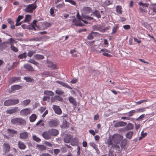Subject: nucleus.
Returning a JSON list of instances; mask_svg holds the SVG:
<instances>
[{
	"label": "nucleus",
	"mask_w": 156,
	"mask_h": 156,
	"mask_svg": "<svg viewBox=\"0 0 156 156\" xmlns=\"http://www.w3.org/2000/svg\"><path fill=\"white\" fill-rule=\"evenodd\" d=\"M123 138L122 135L118 134H114L112 136V141L116 144H119Z\"/></svg>",
	"instance_id": "f257e3e1"
},
{
	"label": "nucleus",
	"mask_w": 156,
	"mask_h": 156,
	"mask_svg": "<svg viewBox=\"0 0 156 156\" xmlns=\"http://www.w3.org/2000/svg\"><path fill=\"white\" fill-rule=\"evenodd\" d=\"M11 122L14 124L24 125L25 124L26 121L25 120L20 118H15L12 119L11 120Z\"/></svg>",
	"instance_id": "f03ea898"
},
{
	"label": "nucleus",
	"mask_w": 156,
	"mask_h": 156,
	"mask_svg": "<svg viewBox=\"0 0 156 156\" xmlns=\"http://www.w3.org/2000/svg\"><path fill=\"white\" fill-rule=\"evenodd\" d=\"M36 2L33 4L27 5L26 8L24 9L25 12L29 13L32 12L37 7L35 4Z\"/></svg>",
	"instance_id": "7ed1b4c3"
},
{
	"label": "nucleus",
	"mask_w": 156,
	"mask_h": 156,
	"mask_svg": "<svg viewBox=\"0 0 156 156\" xmlns=\"http://www.w3.org/2000/svg\"><path fill=\"white\" fill-rule=\"evenodd\" d=\"M20 109L18 107H14L6 111L7 114H12L20 111Z\"/></svg>",
	"instance_id": "20e7f679"
},
{
	"label": "nucleus",
	"mask_w": 156,
	"mask_h": 156,
	"mask_svg": "<svg viewBox=\"0 0 156 156\" xmlns=\"http://www.w3.org/2000/svg\"><path fill=\"white\" fill-rule=\"evenodd\" d=\"M48 126L50 127H54L58 124V122L57 120H51L48 122Z\"/></svg>",
	"instance_id": "39448f33"
},
{
	"label": "nucleus",
	"mask_w": 156,
	"mask_h": 156,
	"mask_svg": "<svg viewBox=\"0 0 156 156\" xmlns=\"http://www.w3.org/2000/svg\"><path fill=\"white\" fill-rule=\"evenodd\" d=\"M52 108L56 114L60 115L62 113V110L59 106L53 105Z\"/></svg>",
	"instance_id": "423d86ee"
},
{
	"label": "nucleus",
	"mask_w": 156,
	"mask_h": 156,
	"mask_svg": "<svg viewBox=\"0 0 156 156\" xmlns=\"http://www.w3.org/2000/svg\"><path fill=\"white\" fill-rule=\"evenodd\" d=\"M31 112L30 108H27L21 110L20 112V115L23 116H25L29 114Z\"/></svg>",
	"instance_id": "0eeeda50"
},
{
	"label": "nucleus",
	"mask_w": 156,
	"mask_h": 156,
	"mask_svg": "<svg viewBox=\"0 0 156 156\" xmlns=\"http://www.w3.org/2000/svg\"><path fill=\"white\" fill-rule=\"evenodd\" d=\"M42 135L43 137L45 140H49L51 138V136L48 130V131L43 132Z\"/></svg>",
	"instance_id": "6e6552de"
},
{
	"label": "nucleus",
	"mask_w": 156,
	"mask_h": 156,
	"mask_svg": "<svg viewBox=\"0 0 156 156\" xmlns=\"http://www.w3.org/2000/svg\"><path fill=\"white\" fill-rule=\"evenodd\" d=\"M91 10V9L89 7H84L81 9V11L83 14L89 13Z\"/></svg>",
	"instance_id": "1a4fd4ad"
},
{
	"label": "nucleus",
	"mask_w": 156,
	"mask_h": 156,
	"mask_svg": "<svg viewBox=\"0 0 156 156\" xmlns=\"http://www.w3.org/2000/svg\"><path fill=\"white\" fill-rule=\"evenodd\" d=\"M37 22V20H34L33 21L32 23L29 25V28L31 30H37V29L35 28V26L37 27V29L38 28V26H37L36 23Z\"/></svg>",
	"instance_id": "9d476101"
},
{
	"label": "nucleus",
	"mask_w": 156,
	"mask_h": 156,
	"mask_svg": "<svg viewBox=\"0 0 156 156\" xmlns=\"http://www.w3.org/2000/svg\"><path fill=\"white\" fill-rule=\"evenodd\" d=\"M91 49L92 51L94 50L97 53H110V50L105 48L101 49L100 51H98L96 50H93L92 47L91 48Z\"/></svg>",
	"instance_id": "9b49d317"
},
{
	"label": "nucleus",
	"mask_w": 156,
	"mask_h": 156,
	"mask_svg": "<svg viewBox=\"0 0 156 156\" xmlns=\"http://www.w3.org/2000/svg\"><path fill=\"white\" fill-rule=\"evenodd\" d=\"M51 136H55L57 135L58 134V131L56 129H48Z\"/></svg>",
	"instance_id": "f8f14e48"
},
{
	"label": "nucleus",
	"mask_w": 156,
	"mask_h": 156,
	"mask_svg": "<svg viewBox=\"0 0 156 156\" xmlns=\"http://www.w3.org/2000/svg\"><path fill=\"white\" fill-rule=\"evenodd\" d=\"M3 151L5 153L8 152L10 150V146L9 144L5 143L3 145Z\"/></svg>",
	"instance_id": "ddd939ff"
},
{
	"label": "nucleus",
	"mask_w": 156,
	"mask_h": 156,
	"mask_svg": "<svg viewBox=\"0 0 156 156\" xmlns=\"http://www.w3.org/2000/svg\"><path fill=\"white\" fill-rule=\"evenodd\" d=\"M72 139L73 137L71 135H67L64 138V142L66 143H69Z\"/></svg>",
	"instance_id": "4468645a"
},
{
	"label": "nucleus",
	"mask_w": 156,
	"mask_h": 156,
	"mask_svg": "<svg viewBox=\"0 0 156 156\" xmlns=\"http://www.w3.org/2000/svg\"><path fill=\"white\" fill-rule=\"evenodd\" d=\"M74 17V18L72 22L74 24V25L76 26L82 27L84 25L83 23L78 22L77 20L74 17H72V18Z\"/></svg>",
	"instance_id": "2eb2a0df"
},
{
	"label": "nucleus",
	"mask_w": 156,
	"mask_h": 156,
	"mask_svg": "<svg viewBox=\"0 0 156 156\" xmlns=\"http://www.w3.org/2000/svg\"><path fill=\"white\" fill-rule=\"evenodd\" d=\"M126 123L124 122L121 121L117 122L114 125L115 127H118L121 126H124L126 125Z\"/></svg>",
	"instance_id": "dca6fc26"
},
{
	"label": "nucleus",
	"mask_w": 156,
	"mask_h": 156,
	"mask_svg": "<svg viewBox=\"0 0 156 156\" xmlns=\"http://www.w3.org/2000/svg\"><path fill=\"white\" fill-rule=\"evenodd\" d=\"M20 80V77H13L10 79L9 81V82L10 83H16Z\"/></svg>",
	"instance_id": "f3484780"
},
{
	"label": "nucleus",
	"mask_w": 156,
	"mask_h": 156,
	"mask_svg": "<svg viewBox=\"0 0 156 156\" xmlns=\"http://www.w3.org/2000/svg\"><path fill=\"white\" fill-rule=\"evenodd\" d=\"M30 102L31 101L30 99H26L21 101V105L23 106H26L30 103Z\"/></svg>",
	"instance_id": "a211bd4d"
},
{
	"label": "nucleus",
	"mask_w": 156,
	"mask_h": 156,
	"mask_svg": "<svg viewBox=\"0 0 156 156\" xmlns=\"http://www.w3.org/2000/svg\"><path fill=\"white\" fill-rule=\"evenodd\" d=\"M56 82L58 83L59 84L62 85L64 87L68 88L70 89H72V88L70 87V86H69L67 83L59 81H57Z\"/></svg>",
	"instance_id": "6ab92c4d"
},
{
	"label": "nucleus",
	"mask_w": 156,
	"mask_h": 156,
	"mask_svg": "<svg viewBox=\"0 0 156 156\" xmlns=\"http://www.w3.org/2000/svg\"><path fill=\"white\" fill-rule=\"evenodd\" d=\"M127 140L126 139H123L121 143V147L122 148L125 149L127 145Z\"/></svg>",
	"instance_id": "aec40b11"
},
{
	"label": "nucleus",
	"mask_w": 156,
	"mask_h": 156,
	"mask_svg": "<svg viewBox=\"0 0 156 156\" xmlns=\"http://www.w3.org/2000/svg\"><path fill=\"white\" fill-rule=\"evenodd\" d=\"M24 68L27 70L30 71H34V70L33 68L31 66L28 64L25 65H24Z\"/></svg>",
	"instance_id": "412c9836"
},
{
	"label": "nucleus",
	"mask_w": 156,
	"mask_h": 156,
	"mask_svg": "<svg viewBox=\"0 0 156 156\" xmlns=\"http://www.w3.org/2000/svg\"><path fill=\"white\" fill-rule=\"evenodd\" d=\"M51 100L52 101H55L56 100L62 101V98L58 96H55L51 98Z\"/></svg>",
	"instance_id": "4be33fe9"
},
{
	"label": "nucleus",
	"mask_w": 156,
	"mask_h": 156,
	"mask_svg": "<svg viewBox=\"0 0 156 156\" xmlns=\"http://www.w3.org/2000/svg\"><path fill=\"white\" fill-rule=\"evenodd\" d=\"M8 133L11 136H12L15 134L17 133V132L11 129H8L7 130Z\"/></svg>",
	"instance_id": "5701e85b"
},
{
	"label": "nucleus",
	"mask_w": 156,
	"mask_h": 156,
	"mask_svg": "<svg viewBox=\"0 0 156 156\" xmlns=\"http://www.w3.org/2000/svg\"><path fill=\"white\" fill-rule=\"evenodd\" d=\"M22 88V86L18 85H15L12 86L11 88L13 90H18Z\"/></svg>",
	"instance_id": "b1692460"
},
{
	"label": "nucleus",
	"mask_w": 156,
	"mask_h": 156,
	"mask_svg": "<svg viewBox=\"0 0 156 156\" xmlns=\"http://www.w3.org/2000/svg\"><path fill=\"white\" fill-rule=\"evenodd\" d=\"M20 137L21 139H26L28 137V133L27 132H24L20 133Z\"/></svg>",
	"instance_id": "393cba45"
},
{
	"label": "nucleus",
	"mask_w": 156,
	"mask_h": 156,
	"mask_svg": "<svg viewBox=\"0 0 156 156\" xmlns=\"http://www.w3.org/2000/svg\"><path fill=\"white\" fill-rule=\"evenodd\" d=\"M69 102L73 105H76V102L75 99L72 97H69L68 98Z\"/></svg>",
	"instance_id": "a878e982"
},
{
	"label": "nucleus",
	"mask_w": 156,
	"mask_h": 156,
	"mask_svg": "<svg viewBox=\"0 0 156 156\" xmlns=\"http://www.w3.org/2000/svg\"><path fill=\"white\" fill-rule=\"evenodd\" d=\"M47 66L48 67L54 69L55 68V65L51 62H48Z\"/></svg>",
	"instance_id": "bb28decb"
},
{
	"label": "nucleus",
	"mask_w": 156,
	"mask_h": 156,
	"mask_svg": "<svg viewBox=\"0 0 156 156\" xmlns=\"http://www.w3.org/2000/svg\"><path fill=\"white\" fill-rule=\"evenodd\" d=\"M31 16L30 15H27L25 16V19L23 22L29 23L31 20Z\"/></svg>",
	"instance_id": "cd10ccee"
},
{
	"label": "nucleus",
	"mask_w": 156,
	"mask_h": 156,
	"mask_svg": "<svg viewBox=\"0 0 156 156\" xmlns=\"http://www.w3.org/2000/svg\"><path fill=\"white\" fill-rule=\"evenodd\" d=\"M37 118V116L35 114H32L29 117L31 122H34Z\"/></svg>",
	"instance_id": "c85d7f7f"
},
{
	"label": "nucleus",
	"mask_w": 156,
	"mask_h": 156,
	"mask_svg": "<svg viewBox=\"0 0 156 156\" xmlns=\"http://www.w3.org/2000/svg\"><path fill=\"white\" fill-rule=\"evenodd\" d=\"M133 133L132 131H129L127 132L126 134V137L129 139H131L132 137Z\"/></svg>",
	"instance_id": "c756f323"
},
{
	"label": "nucleus",
	"mask_w": 156,
	"mask_h": 156,
	"mask_svg": "<svg viewBox=\"0 0 156 156\" xmlns=\"http://www.w3.org/2000/svg\"><path fill=\"white\" fill-rule=\"evenodd\" d=\"M93 15L94 16L97 17L98 18H99L101 17V15L100 14V13L98 11L96 10L93 13L91 14Z\"/></svg>",
	"instance_id": "7c9ffc66"
},
{
	"label": "nucleus",
	"mask_w": 156,
	"mask_h": 156,
	"mask_svg": "<svg viewBox=\"0 0 156 156\" xmlns=\"http://www.w3.org/2000/svg\"><path fill=\"white\" fill-rule=\"evenodd\" d=\"M34 58L36 59L40 60L44 59V57L43 55H42L37 54L34 56Z\"/></svg>",
	"instance_id": "2f4dec72"
},
{
	"label": "nucleus",
	"mask_w": 156,
	"mask_h": 156,
	"mask_svg": "<svg viewBox=\"0 0 156 156\" xmlns=\"http://www.w3.org/2000/svg\"><path fill=\"white\" fill-rule=\"evenodd\" d=\"M50 23L48 22H45L42 23V25L43 27V29H45L51 26Z\"/></svg>",
	"instance_id": "473e14b6"
},
{
	"label": "nucleus",
	"mask_w": 156,
	"mask_h": 156,
	"mask_svg": "<svg viewBox=\"0 0 156 156\" xmlns=\"http://www.w3.org/2000/svg\"><path fill=\"white\" fill-rule=\"evenodd\" d=\"M16 41L15 40L11 38L8 40L7 43H8L11 46V45H13V44Z\"/></svg>",
	"instance_id": "72a5a7b5"
},
{
	"label": "nucleus",
	"mask_w": 156,
	"mask_h": 156,
	"mask_svg": "<svg viewBox=\"0 0 156 156\" xmlns=\"http://www.w3.org/2000/svg\"><path fill=\"white\" fill-rule=\"evenodd\" d=\"M44 94L47 95L52 96L54 94V93L51 90H45L44 92Z\"/></svg>",
	"instance_id": "f704fd0d"
},
{
	"label": "nucleus",
	"mask_w": 156,
	"mask_h": 156,
	"mask_svg": "<svg viewBox=\"0 0 156 156\" xmlns=\"http://www.w3.org/2000/svg\"><path fill=\"white\" fill-rule=\"evenodd\" d=\"M18 144L19 147L20 149H24L25 148V145L22 142L19 141Z\"/></svg>",
	"instance_id": "c9c22d12"
},
{
	"label": "nucleus",
	"mask_w": 156,
	"mask_h": 156,
	"mask_svg": "<svg viewBox=\"0 0 156 156\" xmlns=\"http://www.w3.org/2000/svg\"><path fill=\"white\" fill-rule=\"evenodd\" d=\"M18 64V62H15L13 63V64L11 66L9 67L8 68V70L10 71L12 69H13L15 67H16Z\"/></svg>",
	"instance_id": "e433bc0d"
},
{
	"label": "nucleus",
	"mask_w": 156,
	"mask_h": 156,
	"mask_svg": "<svg viewBox=\"0 0 156 156\" xmlns=\"http://www.w3.org/2000/svg\"><path fill=\"white\" fill-rule=\"evenodd\" d=\"M4 105L6 106L12 105L11 99L5 101L4 102Z\"/></svg>",
	"instance_id": "4c0bfd02"
},
{
	"label": "nucleus",
	"mask_w": 156,
	"mask_h": 156,
	"mask_svg": "<svg viewBox=\"0 0 156 156\" xmlns=\"http://www.w3.org/2000/svg\"><path fill=\"white\" fill-rule=\"evenodd\" d=\"M94 30H95L98 31L99 30L101 32V27L100 25H94L93 27Z\"/></svg>",
	"instance_id": "58836bf2"
},
{
	"label": "nucleus",
	"mask_w": 156,
	"mask_h": 156,
	"mask_svg": "<svg viewBox=\"0 0 156 156\" xmlns=\"http://www.w3.org/2000/svg\"><path fill=\"white\" fill-rule=\"evenodd\" d=\"M12 105H15L18 104L19 102V100L18 99H11Z\"/></svg>",
	"instance_id": "ea45409f"
},
{
	"label": "nucleus",
	"mask_w": 156,
	"mask_h": 156,
	"mask_svg": "<svg viewBox=\"0 0 156 156\" xmlns=\"http://www.w3.org/2000/svg\"><path fill=\"white\" fill-rule=\"evenodd\" d=\"M27 57V53L26 52H24L23 53H22L18 56V58L21 59H23V58H25Z\"/></svg>",
	"instance_id": "a19ab883"
},
{
	"label": "nucleus",
	"mask_w": 156,
	"mask_h": 156,
	"mask_svg": "<svg viewBox=\"0 0 156 156\" xmlns=\"http://www.w3.org/2000/svg\"><path fill=\"white\" fill-rule=\"evenodd\" d=\"M121 7L119 5H117L116 8V11L119 14H121L122 11L121 10Z\"/></svg>",
	"instance_id": "79ce46f5"
},
{
	"label": "nucleus",
	"mask_w": 156,
	"mask_h": 156,
	"mask_svg": "<svg viewBox=\"0 0 156 156\" xmlns=\"http://www.w3.org/2000/svg\"><path fill=\"white\" fill-rule=\"evenodd\" d=\"M118 28V26L115 25L113 27L112 31L111 33L112 34H114L115 33L116 31Z\"/></svg>",
	"instance_id": "37998d69"
},
{
	"label": "nucleus",
	"mask_w": 156,
	"mask_h": 156,
	"mask_svg": "<svg viewBox=\"0 0 156 156\" xmlns=\"http://www.w3.org/2000/svg\"><path fill=\"white\" fill-rule=\"evenodd\" d=\"M55 93L57 94L60 95L63 94L64 92L61 90L58 89L56 90Z\"/></svg>",
	"instance_id": "c03bdc74"
},
{
	"label": "nucleus",
	"mask_w": 156,
	"mask_h": 156,
	"mask_svg": "<svg viewBox=\"0 0 156 156\" xmlns=\"http://www.w3.org/2000/svg\"><path fill=\"white\" fill-rule=\"evenodd\" d=\"M145 108H139L136 109V112L137 113L142 112L145 111Z\"/></svg>",
	"instance_id": "a18cd8bd"
},
{
	"label": "nucleus",
	"mask_w": 156,
	"mask_h": 156,
	"mask_svg": "<svg viewBox=\"0 0 156 156\" xmlns=\"http://www.w3.org/2000/svg\"><path fill=\"white\" fill-rule=\"evenodd\" d=\"M28 62L30 63H32L37 66L38 65V63L33 59H30Z\"/></svg>",
	"instance_id": "49530a36"
},
{
	"label": "nucleus",
	"mask_w": 156,
	"mask_h": 156,
	"mask_svg": "<svg viewBox=\"0 0 156 156\" xmlns=\"http://www.w3.org/2000/svg\"><path fill=\"white\" fill-rule=\"evenodd\" d=\"M112 140L110 138H109L107 140V144L108 146H109L111 145H113L112 143Z\"/></svg>",
	"instance_id": "de8ad7c7"
},
{
	"label": "nucleus",
	"mask_w": 156,
	"mask_h": 156,
	"mask_svg": "<svg viewBox=\"0 0 156 156\" xmlns=\"http://www.w3.org/2000/svg\"><path fill=\"white\" fill-rule=\"evenodd\" d=\"M38 147L40 150L42 151L46 149V147L43 145H39L38 146Z\"/></svg>",
	"instance_id": "09e8293b"
},
{
	"label": "nucleus",
	"mask_w": 156,
	"mask_h": 156,
	"mask_svg": "<svg viewBox=\"0 0 156 156\" xmlns=\"http://www.w3.org/2000/svg\"><path fill=\"white\" fill-rule=\"evenodd\" d=\"M23 79L26 80L27 82H31L33 80V79L28 77H25L23 78Z\"/></svg>",
	"instance_id": "8fccbe9b"
},
{
	"label": "nucleus",
	"mask_w": 156,
	"mask_h": 156,
	"mask_svg": "<svg viewBox=\"0 0 156 156\" xmlns=\"http://www.w3.org/2000/svg\"><path fill=\"white\" fill-rule=\"evenodd\" d=\"M65 1L70 3L73 5H75L76 4V2L73 0H65Z\"/></svg>",
	"instance_id": "3c124183"
},
{
	"label": "nucleus",
	"mask_w": 156,
	"mask_h": 156,
	"mask_svg": "<svg viewBox=\"0 0 156 156\" xmlns=\"http://www.w3.org/2000/svg\"><path fill=\"white\" fill-rule=\"evenodd\" d=\"M35 53V51H30L28 53V56L29 57H31Z\"/></svg>",
	"instance_id": "603ef678"
},
{
	"label": "nucleus",
	"mask_w": 156,
	"mask_h": 156,
	"mask_svg": "<svg viewBox=\"0 0 156 156\" xmlns=\"http://www.w3.org/2000/svg\"><path fill=\"white\" fill-rule=\"evenodd\" d=\"M11 49L15 52H17L18 51V49L17 48L13 45H11L10 47Z\"/></svg>",
	"instance_id": "864d4df0"
},
{
	"label": "nucleus",
	"mask_w": 156,
	"mask_h": 156,
	"mask_svg": "<svg viewBox=\"0 0 156 156\" xmlns=\"http://www.w3.org/2000/svg\"><path fill=\"white\" fill-rule=\"evenodd\" d=\"M112 0H106L105 2V4L107 5H110L112 4Z\"/></svg>",
	"instance_id": "5fc2aeb1"
},
{
	"label": "nucleus",
	"mask_w": 156,
	"mask_h": 156,
	"mask_svg": "<svg viewBox=\"0 0 156 156\" xmlns=\"http://www.w3.org/2000/svg\"><path fill=\"white\" fill-rule=\"evenodd\" d=\"M33 138L35 141L37 142H39L41 141V139L36 136H33Z\"/></svg>",
	"instance_id": "6e6d98bb"
},
{
	"label": "nucleus",
	"mask_w": 156,
	"mask_h": 156,
	"mask_svg": "<svg viewBox=\"0 0 156 156\" xmlns=\"http://www.w3.org/2000/svg\"><path fill=\"white\" fill-rule=\"evenodd\" d=\"M70 53L73 56H77V55L76 53V51L75 50H71L70 51Z\"/></svg>",
	"instance_id": "4d7b16f0"
},
{
	"label": "nucleus",
	"mask_w": 156,
	"mask_h": 156,
	"mask_svg": "<svg viewBox=\"0 0 156 156\" xmlns=\"http://www.w3.org/2000/svg\"><path fill=\"white\" fill-rule=\"evenodd\" d=\"M136 111L135 110H133L130 111L128 115L129 116H131L133 115V114L136 113Z\"/></svg>",
	"instance_id": "13d9d810"
},
{
	"label": "nucleus",
	"mask_w": 156,
	"mask_h": 156,
	"mask_svg": "<svg viewBox=\"0 0 156 156\" xmlns=\"http://www.w3.org/2000/svg\"><path fill=\"white\" fill-rule=\"evenodd\" d=\"M139 4L140 5L142 6L145 7H147L148 6V4L146 3H143L141 2H139Z\"/></svg>",
	"instance_id": "bf43d9fd"
},
{
	"label": "nucleus",
	"mask_w": 156,
	"mask_h": 156,
	"mask_svg": "<svg viewBox=\"0 0 156 156\" xmlns=\"http://www.w3.org/2000/svg\"><path fill=\"white\" fill-rule=\"evenodd\" d=\"M128 129L129 130L132 129L133 128V125L131 123H129L127 125Z\"/></svg>",
	"instance_id": "052dcab7"
},
{
	"label": "nucleus",
	"mask_w": 156,
	"mask_h": 156,
	"mask_svg": "<svg viewBox=\"0 0 156 156\" xmlns=\"http://www.w3.org/2000/svg\"><path fill=\"white\" fill-rule=\"evenodd\" d=\"M23 18V16L20 15L19 16L16 20V22H20V20L22 19Z\"/></svg>",
	"instance_id": "680f3d73"
},
{
	"label": "nucleus",
	"mask_w": 156,
	"mask_h": 156,
	"mask_svg": "<svg viewBox=\"0 0 156 156\" xmlns=\"http://www.w3.org/2000/svg\"><path fill=\"white\" fill-rule=\"evenodd\" d=\"M7 41L3 43L2 44V47L4 48H6L8 46V44H9L8 43H7Z\"/></svg>",
	"instance_id": "e2e57ef3"
},
{
	"label": "nucleus",
	"mask_w": 156,
	"mask_h": 156,
	"mask_svg": "<svg viewBox=\"0 0 156 156\" xmlns=\"http://www.w3.org/2000/svg\"><path fill=\"white\" fill-rule=\"evenodd\" d=\"M42 74L43 76H49L50 75V73L48 71L43 72Z\"/></svg>",
	"instance_id": "0e129e2a"
},
{
	"label": "nucleus",
	"mask_w": 156,
	"mask_h": 156,
	"mask_svg": "<svg viewBox=\"0 0 156 156\" xmlns=\"http://www.w3.org/2000/svg\"><path fill=\"white\" fill-rule=\"evenodd\" d=\"M94 33V32H91L90 34L87 37V38L90 40H92L94 38L93 36L92 35V34Z\"/></svg>",
	"instance_id": "69168bd1"
},
{
	"label": "nucleus",
	"mask_w": 156,
	"mask_h": 156,
	"mask_svg": "<svg viewBox=\"0 0 156 156\" xmlns=\"http://www.w3.org/2000/svg\"><path fill=\"white\" fill-rule=\"evenodd\" d=\"M90 144L91 146L94 149H97V145L93 143H90Z\"/></svg>",
	"instance_id": "338daca9"
},
{
	"label": "nucleus",
	"mask_w": 156,
	"mask_h": 156,
	"mask_svg": "<svg viewBox=\"0 0 156 156\" xmlns=\"http://www.w3.org/2000/svg\"><path fill=\"white\" fill-rule=\"evenodd\" d=\"M40 156H51V155L48 153H44L40 154Z\"/></svg>",
	"instance_id": "774afa93"
}]
</instances>
